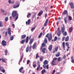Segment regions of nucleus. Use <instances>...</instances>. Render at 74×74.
<instances>
[{"mask_svg":"<svg viewBox=\"0 0 74 74\" xmlns=\"http://www.w3.org/2000/svg\"><path fill=\"white\" fill-rule=\"evenodd\" d=\"M12 16L14 18H15V20H17V19L18 18V16H17V12L16 11H13L12 13Z\"/></svg>","mask_w":74,"mask_h":74,"instance_id":"f257e3e1","label":"nucleus"},{"mask_svg":"<svg viewBox=\"0 0 74 74\" xmlns=\"http://www.w3.org/2000/svg\"><path fill=\"white\" fill-rule=\"evenodd\" d=\"M65 31V28L64 26H63V27H62L61 28V32L63 33V35L65 36H67V32Z\"/></svg>","mask_w":74,"mask_h":74,"instance_id":"f03ea898","label":"nucleus"},{"mask_svg":"<svg viewBox=\"0 0 74 74\" xmlns=\"http://www.w3.org/2000/svg\"><path fill=\"white\" fill-rule=\"evenodd\" d=\"M49 34H47V35L46 36V37L48 38L49 40V41H50L51 40L52 38V36L51 34H50L49 35Z\"/></svg>","mask_w":74,"mask_h":74,"instance_id":"7ed1b4c3","label":"nucleus"},{"mask_svg":"<svg viewBox=\"0 0 74 74\" xmlns=\"http://www.w3.org/2000/svg\"><path fill=\"white\" fill-rule=\"evenodd\" d=\"M58 59L57 58H53L52 61L51 62V64L53 66L56 65V60Z\"/></svg>","mask_w":74,"mask_h":74,"instance_id":"20e7f679","label":"nucleus"},{"mask_svg":"<svg viewBox=\"0 0 74 74\" xmlns=\"http://www.w3.org/2000/svg\"><path fill=\"white\" fill-rule=\"evenodd\" d=\"M32 48V46H30L29 47V46H28L26 48V52H28L29 51H31V49Z\"/></svg>","mask_w":74,"mask_h":74,"instance_id":"39448f33","label":"nucleus"},{"mask_svg":"<svg viewBox=\"0 0 74 74\" xmlns=\"http://www.w3.org/2000/svg\"><path fill=\"white\" fill-rule=\"evenodd\" d=\"M43 64L44 65H43V68H45V65L48 64V61L47 60H45L43 62Z\"/></svg>","mask_w":74,"mask_h":74,"instance_id":"423d86ee","label":"nucleus"},{"mask_svg":"<svg viewBox=\"0 0 74 74\" xmlns=\"http://www.w3.org/2000/svg\"><path fill=\"white\" fill-rule=\"evenodd\" d=\"M23 67H21L19 69V71L20 73L23 74L25 73V71L23 70Z\"/></svg>","mask_w":74,"mask_h":74,"instance_id":"0eeeda50","label":"nucleus"},{"mask_svg":"<svg viewBox=\"0 0 74 74\" xmlns=\"http://www.w3.org/2000/svg\"><path fill=\"white\" fill-rule=\"evenodd\" d=\"M69 5H70L71 8L72 9H73V8H74V3H73L72 2H71L69 3Z\"/></svg>","mask_w":74,"mask_h":74,"instance_id":"6e6552de","label":"nucleus"},{"mask_svg":"<svg viewBox=\"0 0 74 74\" xmlns=\"http://www.w3.org/2000/svg\"><path fill=\"white\" fill-rule=\"evenodd\" d=\"M6 42L4 40H3L2 42V45L3 46H6L7 44H6Z\"/></svg>","mask_w":74,"mask_h":74,"instance_id":"1a4fd4ad","label":"nucleus"},{"mask_svg":"<svg viewBox=\"0 0 74 74\" xmlns=\"http://www.w3.org/2000/svg\"><path fill=\"white\" fill-rule=\"evenodd\" d=\"M30 22H31V20H30V19H28V21H26V25L27 26V24H28V25H29L30 23Z\"/></svg>","mask_w":74,"mask_h":74,"instance_id":"9d476101","label":"nucleus"},{"mask_svg":"<svg viewBox=\"0 0 74 74\" xmlns=\"http://www.w3.org/2000/svg\"><path fill=\"white\" fill-rule=\"evenodd\" d=\"M58 47H56L54 49L55 50H53V53H55V52H57L58 50Z\"/></svg>","mask_w":74,"mask_h":74,"instance_id":"9b49d317","label":"nucleus"},{"mask_svg":"<svg viewBox=\"0 0 74 74\" xmlns=\"http://www.w3.org/2000/svg\"><path fill=\"white\" fill-rule=\"evenodd\" d=\"M52 49V45H49V47L48 48V49L50 51H51Z\"/></svg>","mask_w":74,"mask_h":74,"instance_id":"f8f14e48","label":"nucleus"},{"mask_svg":"<svg viewBox=\"0 0 74 74\" xmlns=\"http://www.w3.org/2000/svg\"><path fill=\"white\" fill-rule=\"evenodd\" d=\"M8 33L9 35L10 36L11 35V29L10 28H9L8 29Z\"/></svg>","mask_w":74,"mask_h":74,"instance_id":"ddd939ff","label":"nucleus"},{"mask_svg":"<svg viewBox=\"0 0 74 74\" xmlns=\"http://www.w3.org/2000/svg\"><path fill=\"white\" fill-rule=\"evenodd\" d=\"M43 14V11L42 10H41L40 12H39L38 13V16H41Z\"/></svg>","mask_w":74,"mask_h":74,"instance_id":"4468645a","label":"nucleus"},{"mask_svg":"<svg viewBox=\"0 0 74 74\" xmlns=\"http://www.w3.org/2000/svg\"><path fill=\"white\" fill-rule=\"evenodd\" d=\"M37 45V44H36V43H34V44L32 46V49H34L36 48V45Z\"/></svg>","mask_w":74,"mask_h":74,"instance_id":"2eb2a0df","label":"nucleus"},{"mask_svg":"<svg viewBox=\"0 0 74 74\" xmlns=\"http://www.w3.org/2000/svg\"><path fill=\"white\" fill-rule=\"evenodd\" d=\"M48 19H47L46 21L45 22L44 24V26H47V23H48Z\"/></svg>","mask_w":74,"mask_h":74,"instance_id":"dca6fc26","label":"nucleus"},{"mask_svg":"<svg viewBox=\"0 0 74 74\" xmlns=\"http://www.w3.org/2000/svg\"><path fill=\"white\" fill-rule=\"evenodd\" d=\"M64 21L65 23H67V17H64Z\"/></svg>","mask_w":74,"mask_h":74,"instance_id":"f3484780","label":"nucleus"},{"mask_svg":"<svg viewBox=\"0 0 74 74\" xmlns=\"http://www.w3.org/2000/svg\"><path fill=\"white\" fill-rule=\"evenodd\" d=\"M67 14V11L65 10L63 12L62 15H66Z\"/></svg>","mask_w":74,"mask_h":74,"instance_id":"a211bd4d","label":"nucleus"},{"mask_svg":"<svg viewBox=\"0 0 74 74\" xmlns=\"http://www.w3.org/2000/svg\"><path fill=\"white\" fill-rule=\"evenodd\" d=\"M45 47V44L44 43H43L40 48L41 50L42 49V47Z\"/></svg>","mask_w":74,"mask_h":74,"instance_id":"6ab92c4d","label":"nucleus"},{"mask_svg":"<svg viewBox=\"0 0 74 74\" xmlns=\"http://www.w3.org/2000/svg\"><path fill=\"white\" fill-rule=\"evenodd\" d=\"M62 47L64 48V50H65V42H63L62 44Z\"/></svg>","mask_w":74,"mask_h":74,"instance_id":"aec40b11","label":"nucleus"},{"mask_svg":"<svg viewBox=\"0 0 74 74\" xmlns=\"http://www.w3.org/2000/svg\"><path fill=\"white\" fill-rule=\"evenodd\" d=\"M26 35H23L21 36L22 39H24L25 38H26Z\"/></svg>","mask_w":74,"mask_h":74,"instance_id":"412c9836","label":"nucleus"},{"mask_svg":"<svg viewBox=\"0 0 74 74\" xmlns=\"http://www.w3.org/2000/svg\"><path fill=\"white\" fill-rule=\"evenodd\" d=\"M29 36H27L26 38V39L25 40V42L26 43H27V42H28V41H29Z\"/></svg>","mask_w":74,"mask_h":74,"instance_id":"4be33fe9","label":"nucleus"},{"mask_svg":"<svg viewBox=\"0 0 74 74\" xmlns=\"http://www.w3.org/2000/svg\"><path fill=\"white\" fill-rule=\"evenodd\" d=\"M69 36H67L65 40V41H69Z\"/></svg>","mask_w":74,"mask_h":74,"instance_id":"5701e85b","label":"nucleus"},{"mask_svg":"<svg viewBox=\"0 0 74 74\" xmlns=\"http://www.w3.org/2000/svg\"><path fill=\"white\" fill-rule=\"evenodd\" d=\"M31 16V13H28V14L27 15V17L28 18H30V17Z\"/></svg>","mask_w":74,"mask_h":74,"instance_id":"b1692460","label":"nucleus"},{"mask_svg":"<svg viewBox=\"0 0 74 74\" xmlns=\"http://www.w3.org/2000/svg\"><path fill=\"white\" fill-rule=\"evenodd\" d=\"M57 34L58 36H60L61 34V32H60V31H59L57 33Z\"/></svg>","mask_w":74,"mask_h":74,"instance_id":"393cba45","label":"nucleus"},{"mask_svg":"<svg viewBox=\"0 0 74 74\" xmlns=\"http://www.w3.org/2000/svg\"><path fill=\"white\" fill-rule=\"evenodd\" d=\"M46 71L45 69H43L41 71L42 74H44L45 73H46Z\"/></svg>","mask_w":74,"mask_h":74,"instance_id":"a878e982","label":"nucleus"},{"mask_svg":"<svg viewBox=\"0 0 74 74\" xmlns=\"http://www.w3.org/2000/svg\"><path fill=\"white\" fill-rule=\"evenodd\" d=\"M34 41V39H31L30 40V42H29V44H32V43H33V42Z\"/></svg>","mask_w":74,"mask_h":74,"instance_id":"bb28decb","label":"nucleus"},{"mask_svg":"<svg viewBox=\"0 0 74 74\" xmlns=\"http://www.w3.org/2000/svg\"><path fill=\"white\" fill-rule=\"evenodd\" d=\"M73 31V27H72L69 28V32L70 33H71V32H72Z\"/></svg>","mask_w":74,"mask_h":74,"instance_id":"cd10ccee","label":"nucleus"},{"mask_svg":"<svg viewBox=\"0 0 74 74\" xmlns=\"http://www.w3.org/2000/svg\"><path fill=\"white\" fill-rule=\"evenodd\" d=\"M60 52H58L57 54L56 55V57H59L60 56Z\"/></svg>","mask_w":74,"mask_h":74,"instance_id":"c85d7f7f","label":"nucleus"},{"mask_svg":"<svg viewBox=\"0 0 74 74\" xmlns=\"http://www.w3.org/2000/svg\"><path fill=\"white\" fill-rule=\"evenodd\" d=\"M25 42V39H24L21 40V44H23Z\"/></svg>","mask_w":74,"mask_h":74,"instance_id":"c756f323","label":"nucleus"},{"mask_svg":"<svg viewBox=\"0 0 74 74\" xmlns=\"http://www.w3.org/2000/svg\"><path fill=\"white\" fill-rule=\"evenodd\" d=\"M45 50H46V49L45 48H44L42 50V52L43 53H45Z\"/></svg>","mask_w":74,"mask_h":74,"instance_id":"7c9ffc66","label":"nucleus"},{"mask_svg":"<svg viewBox=\"0 0 74 74\" xmlns=\"http://www.w3.org/2000/svg\"><path fill=\"white\" fill-rule=\"evenodd\" d=\"M3 24L2 22L0 21V27H3Z\"/></svg>","mask_w":74,"mask_h":74,"instance_id":"2f4dec72","label":"nucleus"},{"mask_svg":"<svg viewBox=\"0 0 74 74\" xmlns=\"http://www.w3.org/2000/svg\"><path fill=\"white\" fill-rule=\"evenodd\" d=\"M19 7V5H14L13 6V7L14 8H17Z\"/></svg>","mask_w":74,"mask_h":74,"instance_id":"473e14b6","label":"nucleus"},{"mask_svg":"<svg viewBox=\"0 0 74 74\" xmlns=\"http://www.w3.org/2000/svg\"><path fill=\"white\" fill-rule=\"evenodd\" d=\"M42 35V32L40 33L39 36H38L39 38H41V37Z\"/></svg>","mask_w":74,"mask_h":74,"instance_id":"72a5a7b5","label":"nucleus"},{"mask_svg":"<svg viewBox=\"0 0 74 74\" xmlns=\"http://www.w3.org/2000/svg\"><path fill=\"white\" fill-rule=\"evenodd\" d=\"M60 60H61V58L60 57H59L57 59V61L59 62Z\"/></svg>","mask_w":74,"mask_h":74,"instance_id":"f704fd0d","label":"nucleus"},{"mask_svg":"<svg viewBox=\"0 0 74 74\" xmlns=\"http://www.w3.org/2000/svg\"><path fill=\"white\" fill-rule=\"evenodd\" d=\"M44 42H45V43H46V44H47V38H45V40H44Z\"/></svg>","mask_w":74,"mask_h":74,"instance_id":"c9c22d12","label":"nucleus"},{"mask_svg":"<svg viewBox=\"0 0 74 74\" xmlns=\"http://www.w3.org/2000/svg\"><path fill=\"white\" fill-rule=\"evenodd\" d=\"M68 18L69 19L70 21H71V20H72V17H71V16H69Z\"/></svg>","mask_w":74,"mask_h":74,"instance_id":"e433bc0d","label":"nucleus"},{"mask_svg":"<svg viewBox=\"0 0 74 74\" xmlns=\"http://www.w3.org/2000/svg\"><path fill=\"white\" fill-rule=\"evenodd\" d=\"M22 59H23V56H21L20 58V60L19 61V62H21V61L22 60Z\"/></svg>","mask_w":74,"mask_h":74,"instance_id":"4c0bfd02","label":"nucleus"},{"mask_svg":"<svg viewBox=\"0 0 74 74\" xmlns=\"http://www.w3.org/2000/svg\"><path fill=\"white\" fill-rule=\"evenodd\" d=\"M5 22H7V21H8V17H6L5 19Z\"/></svg>","mask_w":74,"mask_h":74,"instance_id":"58836bf2","label":"nucleus"},{"mask_svg":"<svg viewBox=\"0 0 74 74\" xmlns=\"http://www.w3.org/2000/svg\"><path fill=\"white\" fill-rule=\"evenodd\" d=\"M45 67H46L47 69H49V64H47V65L45 66Z\"/></svg>","mask_w":74,"mask_h":74,"instance_id":"ea45409f","label":"nucleus"},{"mask_svg":"<svg viewBox=\"0 0 74 74\" xmlns=\"http://www.w3.org/2000/svg\"><path fill=\"white\" fill-rule=\"evenodd\" d=\"M66 38V37L65 36H63L62 38V41H63L64 40V39Z\"/></svg>","mask_w":74,"mask_h":74,"instance_id":"a19ab883","label":"nucleus"},{"mask_svg":"<svg viewBox=\"0 0 74 74\" xmlns=\"http://www.w3.org/2000/svg\"><path fill=\"white\" fill-rule=\"evenodd\" d=\"M2 60L3 62H4V63H5V59H4L3 58H2Z\"/></svg>","mask_w":74,"mask_h":74,"instance_id":"79ce46f5","label":"nucleus"},{"mask_svg":"<svg viewBox=\"0 0 74 74\" xmlns=\"http://www.w3.org/2000/svg\"><path fill=\"white\" fill-rule=\"evenodd\" d=\"M5 55H7V53L8 52V51L7 50H5Z\"/></svg>","mask_w":74,"mask_h":74,"instance_id":"37998d69","label":"nucleus"},{"mask_svg":"<svg viewBox=\"0 0 74 74\" xmlns=\"http://www.w3.org/2000/svg\"><path fill=\"white\" fill-rule=\"evenodd\" d=\"M39 57H40V56H38V53H37L36 54V59H37V58H39Z\"/></svg>","mask_w":74,"mask_h":74,"instance_id":"c03bdc74","label":"nucleus"},{"mask_svg":"<svg viewBox=\"0 0 74 74\" xmlns=\"http://www.w3.org/2000/svg\"><path fill=\"white\" fill-rule=\"evenodd\" d=\"M0 10L1 12H3V13H4V12H5V11H4V10H3V9H1Z\"/></svg>","mask_w":74,"mask_h":74,"instance_id":"a18cd8bd","label":"nucleus"},{"mask_svg":"<svg viewBox=\"0 0 74 74\" xmlns=\"http://www.w3.org/2000/svg\"><path fill=\"white\" fill-rule=\"evenodd\" d=\"M36 64H33V67H34V68H35V67H36Z\"/></svg>","mask_w":74,"mask_h":74,"instance_id":"49530a36","label":"nucleus"},{"mask_svg":"<svg viewBox=\"0 0 74 74\" xmlns=\"http://www.w3.org/2000/svg\"><path fill=\"white\" fill-rule=\"evenodd\" d=\"M10 39L11 40H12L14 39V36H12L10 37Z\"/></svg>","mask_w":74,"mask_h":74,"instance_id":"de8ad7c7","label":"nucleus"},{"mask_svg":"<svg viewBox=\"0 0 74 74\" xmlns=\"http://www.w3.org/2000/svg\"><path fill=\"white\" fill-rule=\"evenodd\" d=\"M65 45L66 46H69V43H68V42H66L65 43Z\"/></svg>","mask_w":74,"mask_h":74,"instance_id":"09e8293b","label":"nucleus"},{"mask_svg":"<svg viewBox=\"0 0 74 74\" xmlns=\"http://www.w3.org/2000/svg\"><path fill=\"white\" fill-rule=\"evenodd\" d=\"M57 39H58V38H57V37L55 36L54 39V41H55L56 40H57Z\"/></svg>","mask_w":74,"mask_h":74,"instance_id":"8fccbe9b","label":"nucleus"},{"mask_svg":"<svg viewBox=\"0 0 74 74\" xmlns=\"http://www.w3.org/2000/svg\"><path fill=\"white\" fill-rule=\"evenodd\" d=\"M30 61L29 60H28L27 62V64H29V63H30Z\"/></svg>","mask_w":74,"mask_h":74,"instance_id":"3c124183","label":"nucleus"},{"mask_svg":"<svg viewBox=\"0 0 74 74\" xmlns=\"http://www.w3.org/2000/svg\"><path fill=\"white\" fill-rule=\"evenodd\" d=\"M56 72V71H55V70H54L53 71V72L52 73V74H55V73Z\"/></svg>","mask_w":74,"mask_h":74,"instance_id":"603ef678","label":"nucleus"},{"mask_svg":"<svg viewBox=\"0 0 74 74\" xmlns=\"http://www.w3.org/2000/svg\"><path fill=\"white\" fill-rule=\"evenodd\" d=\"M35 29V27H33L31 29V31H33V30H34Z\"/></svg>","mask_w":74,"mask_h":74,"instance_id":"864d4df0","label":"nucleus"},{"mask_svg":"<svg viewBox=\"0 0 74 74\" xmlns=\"http://www.w3.org/2000/svg\"><path fill=\"white\" fill-rule=\"evenodd\" d=\"M1 71H2V72H3V73H5V70L4 69L1 70Z\"/></svg>","mask_w":74,"mask_h":74,"instance_id":"5fc2aeb1","label":"nucleus"},{"mask_svg":"<svg viewBox=\"0 0 74 74\" xmlns=\"http://www.w3.org/2000/svg\"><path fill=\"white\" fill-rule=\"evenodd\" d=\"M43 60V58H40V61L41 62L42 60Z\"/></svg>","mask_w":74,"mask_h":74,"instance_id":"6e6d98bb","label":"nucleus"},{"mask_svg":"<svg viewBox=\"0 0 74 74\" xmlns=\"http://www.w3.org/2000/svg\"><path fill=\"white\" fill-rule=\"evenodd\" d=\"M12 26L13 27V28H15V25H14V24H12Z\"/></svg>","mask_w":74,"mask_h":74,"instance_id":"4d7b16f0","label":"nucleus"},{"mask_svg":"<svg viewBox=\"0 0 74 74\" xmlns=\"http://www.w3.org/2000/svg\"><path fill=\"white\" fill-rule=\"evenodd\" d=\"M45 17L47 18V13H46L45 15Z\"/></svg>","mask_w":74,"mask_h":74,"instance_id":"13d9d810","label":"nucleus"},{"mask_svg":"<svg viewBox=\"0 0 74 74\" xmlns=\"http://www.w3.org/2000/svg\"><path fill=\"white\" fill-rule=\"evenodd\" d=\"M66 58V56L65 55H64V56H63V59H65Z\"/></svg>","mask_w":74,"mask_h":74,"instance_id":"bf43d9fd","label":"nucleus"},{"mask_svg":"<svg viewBox=\"0 0 74 74\" xmlns=\"http://www.w3.org/2000/svg\"><path fill=\"white\" fill-rule=\"evenodd\" d=\"M5 36H7V32H5Z\"/></svg>","mask_w":74,"mask_h":74,"instance_id":"052dcab7","label":"nucleus"},{"mask_svg":"<svg viewBox=\"0 0 74 74\" xmlns=\"http://www.w3.org/2000/svg\"><path fill=\"white\" fill-rule=\"evenodd\" d=\"M71 62H72V63H74V59H72V60Z\"/></svg>","mask_w":74,"mask_h":74,"instance_id":"680f3d73","label":"nucleus"},{"mask_svg":"<svg viewBox=\"0 0 74 74\" xmlns=\"http://www.w3.org/2000/svg\"><path fill=\"white\" fill-rule=\"evenodd\" d=\"M8 3H10V4L11 3V0H9Z\"/></svg>","mask_w":74,"mask_h":74,"instance_id":"e2e57ef3","label":"nucleus"},{"mask_svg":"<svg viewBox=\"0 0 74 74\" xmlns=\"http://www.w3.org/2000/svg\"><path fill=\"white\" fill-rule=\"evenodd\" d=\"M39 69H40V68H39L38 67H37V71H38V70H39Z\"/></svg>","mask_w":74,"mask_h":74,"instance_id":"0e129e2a","label":"nucleus"},{"mask_svg":"<svg viewBox=\"0 0 74 74\" xmlns=\"http://www.w3.org/2000/svg\"><path fill=\"white\" fill-rule=\"evenodd\" d=\"M38 67L40 68V64H38Z\"/></svg>","mask_w":74,"mask_h":74,"instance_id":"69168bd1","label":"nucleus"},{"mask_svg":"<svg viewBox=\"0 0 74 74\" xmlns=\"http://www.w3.org/2000/svg\"><path fill=\"white\" fill-rule=\"evenodd\" d=\"M45 10L46 11H47V7H46L45 8Z\"/></svg>","mask_w":74,"mask_h":74,"instance_id":"338daca9","label":"nucleus"},{"mask_svg":"<svg viewBox=\"0 0 74 74\" xmlns=\"http://www.w3.org/2000/svg\"><path fill=\"white\" fill-rule=\"evenodd\" d=\"M36 17V16L35 15H33V18H34Z\"/></svg>","mask_w":74,"mask_h":74,"instance_id":"774afa93","label":"nucleus"}]
</instances>
